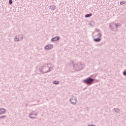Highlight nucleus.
Instances as JSON below:
<instances>
[{
	"mask_svg": "<svg viewBox=\"0 0 126 126\" xmlns=\"http://www.w3.org/2000/svg\"><path fill=\"white\" fill-rule=\"evenodd\" d=\"M53 70V65L51 63L44 64L39 68V71L42 73H47Z\"/></svg>",
	"mask_w": 126,
	"mask_h": 126,
	"instance_id": "nucleus-1",
	"label": "nucleus"
},
{
	"mask_svg": "<svg viewBox=\"0 0 126 126\" xmlns=\"http://www.w3.org/2000/svg\"><path fill=\"white\" fill-rule=\"evenodd\" d=\"M83 68H84V64L81 62L73 64V69L74 70L79 71V70H81L83 69Z\"/></svg>",
	"mask_w": 126,
	"mask_h": 126,
	"instance_id": "nucleus-2",
	"label": "nucleus"
},
{
	"mask_svg": "<svg viewBox=\"0 0 126 126\" xmlns=\"http://www.w3.org/2000/svg\"><path fill=\"white\" fill-rule=\"evenodd\" d=\"M94 81H95V79L89 77L88 78L84 80L83 82H84L85 84H87V85H91V84H93V83H94Z\"/></svg>",
	"mask_w": 126,
	"mask_h": 126,
	"instance_id": "nucleus-3",
	"label": "nucleus"
},
{
	"mask_svg": "<svg viewBox=\"0 0 126 126\" xmlns=\"http://www.w3.org/2000/svg\"><path fill=\"white\" fill-rule=\"evenodd\" d=\"M119 26H120V24L111 23L109 24V27L110 28V30H111V31H113L114 32H116V31H118V29L119 28Z\"/></svg>",
	"mask_w": 126,
	"mask_h": 126,
	"instance_id": "nucleus-4",
	"label": "nucleus"
},
{
	"mask_svg": "<svg viewBox=\"0 0 126 126\" xmlns=\"http://www.w3.org/2000/svg\"><path fill=\"white\" fill-rule=\"evenodd\" d=\"M23 39V34H19L18 35H16L15 37L14 38V40L15 42H17L18 41H21Z\"/></svg>",
	"mask_w": 126,
	"mask_h": 126,
	"instance_id": "nucleus-5",
	"label": "nucleus"
},
{
	"mask_svg": "<svg viewBox=\"0 0 126 126\" xmlns=\"http://www.w3.org/2000/svg\"><path fill=\"white\" fill-rule=\"evenodd\" d=\"M69 102L72 105H76L77 102V99L75 96H73L69 99Z\"/></svg>",
	"mask_w": 126,
	"mask_h": 126,
	"instance_id": "nucleus-6",
	"label": "nucleus"
},
{
	"mask_svg": "<svg viewBox=\"0 0 126 126\" xmlns=\"http://www.w3.org/2000/svg\"><path fill=\"white\" fill-rule=\"evenodd\" d=\"M53 47H54V45H53V44H48L45 46L44 50L45 51H49V50H51L52 48H53Z\"/></svg>",
	"mask_w": 126,
	"mask_h": 126,
	"instance_id": "nucleus-7",
	"label": "nucleus"
},
{
	"mask_svg": "<svg viewBox=\"0 0 126 126\" xmlns=\"http://www.w3.org/2000/svg\"><path fill=\"white\" fill-rule=\"evenodd\" d=\"M6 113V109L3 108H0V115H3Z\"/></svg>",
	"mask_w": 126,
	"mask_h": 126,
	"instance_id": "nucleus-8",
	"label": "nucleus"
},
{
	"mask_svg": "<svg viewBox=\"0 0 126 126\" xmlns=\"http://www.w3.org/2000/svg\"><path fill=\"white\" fill-rule=\"evenodd\" d=\"M58 40H60V36H55L51 39V42H56Z\"/></svg>",
	"mask_w": 126,
	"mask_h": 126,
	"instance_id": "nucleus-9",
	"label": "nucleus"
},
{
	"mask_svg": "<svg viewBox=\"0 0 126 126\" xmlns=\"http://www.w3.org/2000/svg\"><path fill=\"white\" fill-rule=\"evenodd\" d=\"M33 115L37 116V113H36V112H35V111H33L32 113L30 114L29 115V117H30V118H31V119H34V118H35V117L30 116H33Z\"/></svg>",
	"mask_w": 126,
	"mask_h": 126,
	"instance_id": "nucleus-10",
	"label": "nucleus"
},
{
	"mask_svg": "<svg viewBox=\"0 0 126 126\" xmlns=\"http://www.w3.org/2000/svg\"><path fill=\"white\" fill-rule=\"evenodd\" d=\"M94 42H101V38L98 37V38H94Z\"/></svg>",
	"mask_w": 126,
	"mask_h": 126,
	"instance_id": "nucleus-11",
	"label": "nucleus"
},
{
	"mask_svg": "<svg viewBox=\"0 0 126 126\" xmlns=\"http://www.w3.org/2000/svg\"><path fill=\"white\" fill-rule=\"evenodd\" d=\"M92 15H93L92 13L87 14L85 15V17H86V18H88L89 17H91Z\"/></svg>",
	"mask_w": 126,
	"mask_h": 126,
	"instance_id": "nucleus-12",
	"label": "nucleus"
},
{
	"mask_svg": "<svg viewBox=\"0 0 126 126\" xmlns=\"http://www.w3.org/2000/svg\"><path fill=\"white\" fill-rule=\"evenodd\" d=\"M56 8H57V7L55 5L50 6V9H51L52 10H55Z\"/></svg>",
	"mask_w": 126,
	"mask_h": 126,
	"instance_id": "nucleus-13",
	"label": "nucleus"
},
{
	"mask_svg": "<svg viewBox=\"0 0 126 126\" xmlns=\"http://www.w3.org/2000/svg\"><path fill=\"white\" fill-rule=\"evenodd\" d=\"M114 111H115V113H120V109L119 108H114Z\"/></svg>",
	"mask_w": 126,
	"mask_h": 126,
	"instance_id": "nucleus-14",
	"label": "nucleus"
},
{
	"mask_svg": "<svg viewBox=\"0 0 126 126\" xmlns=\"http://www.w3.org/2000/svg\"><path fill=\"white\" fill-rule=\"evenodd\" d=\"M99 37V38H101L102 37V33L101 32H99L97 35H95V37Z\"/></svg>",
	"mask_w": 126,
	"mask_h": 126,
	"instance_id": "nucleus-15",
	"label": "nucleus"
},
{
	"mask_svg": "<svg viewBox=\"0 0 126 126\" xmlns=\"http://www.w3.org/2000/svg\"><path fill=\"white\" fill-rule=\"evenodd\" d=\"M59 81H54L53 82V84H59Z\"/></svg>",
	"mask_w": 126,
	"mask_h": 126,
	"instance_id": "nucleus-16",
	"label": "nucleus"
},
{
	"mask_svg": "<svg viewBox=\"0 0 126 126\" xmlns=\"http://www.w3.org/2000/svg\"><path fill=\"white\" fill-rule=\"evenodd\" d=\"M89 24L91 25V26H94V22H90Z\"/></svg>",
	"mask_w": 126,
	"mask_h": 126,
	"instance_id": "nucleus-17",
	"label": "nucleus"
},
{
	"mask_svg": "<svg viewBox=\"0 0 126 126\" xmlns=\"http://www.w3.org/2000/svg\"><path fill=\"white\" fill-rule=\"evenodd\" d=\"M4 118H6V115H2L0 116V119H3Z\"/></svg>",
	"mask_w": 126,
	"mask_h": 126,
	"instance_id": "nucleus-18",
	"label": "nucleus"
},
{
	"mask_svg": "<svg viewBox=\"0 0 126 126\" xmlns=\"http://www.w3.org/2000/svg\"><path fill=\"white\" fill-rule=\"evenodd\" d=\"M125 3H126V2L125 1H123L120 2L121 5H123V4H125Z\"/></svg>",
	"mask_w": 126,
	"mask_h": 126,
	"instance_id": "nucleus-19",
	"label": "nucleus"
},
{
	"mask_svg": "<svg viewBox=\"0 0 126 126\" xmlns=\"http://www.w3.org/2000/svg\"><path fill=\"white\" fill-rule=\"evenodd\" d=\"M12 2H13L12 0H9V4H12Z\"/></svg>",
	"mask_w": 126,
	"mask_h": 126,
	"instance_id": "nucleus-20",
	"label": "nucleus"
},
{
	"mask_svg": "<svg viewBox=\"0 0 126 126\" xmlns=\"http://www.w3.org/2000/svg\"><path fill=\"white\" fill-rule=\"evenodd\" d=\"M123 75H124V76H126V71H124L123 72Z\"/></svg>",
	"mask_w": 126,
	"mask_h": 126,
	"instance_id": "nucleus-21",
	"label": "nucleus"
},
{
	"mask_svg": "<svg viewBox=\"0 0 126 126\" xmlns=\"http://www.w3.org/2000/svg\"><path fill=\"white\" fill-rule=\"evenodd\" d=\"M96 32H99V33L101 32V30H100L99 29H96Z\"/></svg>",
	"mask_w": 126,
	"mask_h": 126,
	"instance_id": "nucleus-22",
	"label": "nucleus"
},
{
	"mask_svg": "<svg viewBox=\"0 0 126 126\" xmlns=\"http://www.w3.org/2000/svg\"><path fill=\"white\" fill-rule=\"evenodd\" d=\"M88 126H95V125H88Z\"/></svg>",
	"mask_w": 126,
	"mask_h": 126,
	"instance_id": "nucleus-23",
	"label": "nucleus"
}]
</instances>
